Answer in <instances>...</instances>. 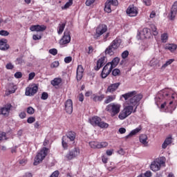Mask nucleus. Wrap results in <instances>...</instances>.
Returning <instances> with one entry per match:
<instances>
[{"label": "nucleus", "mask_w": 177, "mask_h": 177, "mask_svg": "<svg viewBox=\"0 0 177 177\" xmlns=\"http://www.w3.org/2000/svg\"><path fill=\"white\" fill-rule=\"evenodd\" d=\"M104 99V94H102L101 95H93V102H102Z\"/></svg>", "instance_id": "obj_35"}, {"label": "nucleus", "mask_w": 177, "mask_h": 177, "mask_svg": "<svg viewBox=\"0 0 177 177\" xmlns=\"http://www.w3.org/2000/svg\"><path fill=\"white\" fill-rule=\"evenodd\" d=\"M110 63L111 66H112L113 68H115L117 66H118V63H120V58L118 57H115Z\"/></svg>", "instance_id": "obj_32"}, {"label": "nucleus", "mask_w": 177, "mask_h": 177, "mask_svg": "<svg viewBox=\"0 0 177 177\" xmlns=\"http://www.w3.org/2000/svg\"><path fill=\"white\" fill-rule=\"evenodd\" d=\"M59 64H60L58 62V61H55L50 64V68H56V67H59Z\"/></svg>", "instance_id": "obj_44"}, {"label": "nucleus", "mask_w": 177, "mask_h": 177, "mask_svg": "<svg viewBox=\"0 0 177 177\" xmlns=\"http://www.w3.org/2000/svg\"><path fill=\"white\" fill-rule=\"evenodd\" d=\"M89 122L93 127H99L102 129H107L109 124L102 120L99 116H94L89 119Z\"/></svg>", "instance_id": "obj_4"}, {"label": "nucleus", "mask_w": 177, "mask_h": 177, "mask_svg": "<svg viewBox=\"0 0 177 177\" xmlns=\"http://www.w3.org/2000/svg\"><path fill=\"white\" fill-rule=\"evenodd\" d=\"M153 175V174L151 173V171H147L145 173V177H151Z\"/></svg>", "instance_id": "obj_61"}, {"label": "nucleus", "mask_w": 177, "mask_h": 177, "mask_svg": "<svg viewBox=\"0 0 177 177\" xmlns=\"http://www.w3.org/2000/svg\"><path fill=\"white\" fill-rule=\"evenodd\" d=\"M141 34L144 36V38H150L151 37V30L149 29V28H144Z\"/></svg>", "instance_id": "obj_27"}, {"label": "nucleus", "mask_w": 177, "mask_h": 177, "mask_svg": "<svg viewBox=\"0 0 177 177\" xmlns=\"http://www.w3.org/2000/svg\"><path fill=\"white\" fill-rule=\"evenodd\" d=\"M35 77V73L32 72L29 74L28 80L29 81H31V80H34Z\"/></svg>", "instance_id": "obj_55"}, {"label": "nucleus", "mask_w": 177, "mask_h": 177, "mask_svg": "<svg viewBox=\"0 0 177 177\" xmlns=\"http://www.w3.org/2000/svg\"><path fill=\"white\" fill-rule=\"evenodd\" d=\"M14 77L17 79L21 78V77H23V73H21V72H16Z\"/></svg>", "instance_id": "obj_52"}, {"label": "nucleus", "mask_w": 177, "mask_h": 177, "mask_svg": "<svg viewBox=\"0 0 177 177\" xmlns=\"http://www.w3.org/2000/svg\"><path fill=\"white\" fill-rule=\"evenodd\" d=\"M105 110L107 113H109L111 117H115L121 111V105L119 103L113 102L108 104Z\"/></svg>", "instance_id": "obj_3"}, {"label": "nucleus", "mask_w": 177, "mask_h": 177, "mask_svg": "<svg viewBox=\"0 0 177 177\" xmlns=\"http://www.w3.org/2000/svg\"><path fill=\"white\" fill-rule=\"evenodd\" d=\"M106 62L107 61L106 57H101L100 59H98V60L97 61V64L94 67L95 71H99V70L101 69L102 67H103V66H104Z\"/></svg>", "instance_id": "obj_17"}, {"label": "nucleus", "mask_w": 177, "mask_h": 177, "mask_svg": "<svg viewBox=\"0 0 177 177\" xmlns=\"http://www.w3.org/2000/svg\"><path fill=\"white\" fill-rule=\"evenodd\" d=\"M42 39V35H32V39L34 41H38L39 39Z\"/></svg>", "instance_id": "obj_46"}, {"label": "nucleus", "mask_w": 177, "mask_h": 177, "mask_svg": "<svg viewBox=\"0 0 177 177\" xmlns=\"http://www.w3.org/2000/svg\"><path fill=\"white\" fill-rule=\"evenodd\" d=\"M19 164H21V165H26L27 164V159L24 158V159L19 160Z\"/></svg>", "instance_id": "obj_59"}, {"label": "nucleus", "mask_w": 177, "mask_h": 177, "mask_svg": "<svg viewBox=\"0 0 177 177\" xmlns=\"http://www.w3.org/2000/svg\"><path fill=\"white\" fill-rule=\"evenodd\" d=\"M37 92H38V86H37V84H33L26 88L25 93L26 96H34Z\"/></svg>", "instance_id": "obj_15"}, {"label": "nucleus", "mask_w": 177, "mask_h": 177, "mask_svg": "<svg viewBox=\"0 0 177 177\" xmlns=\"http://www.w3.org/2000/svg\"><path fill=\"white\" fill-rule=\"evenodd\" d=\"M72 60H73V57H66L64 58V62L65 63H67V64L71 63Z\"/></svg>", "instance_id": "obj_54"}, {"label": "nucleus", "mask_w": 177, "mask_h": 177, "mask_svg": "<svg viewBox=\"0 0 177 177\" xmlns=\"http://www.w3.org/2000/svg\"><path fill=\"white\" fill-rule=\"evenodd\" d=\"M72 5H73V0H68V1L66 3L64 6L62 7V10H64V9H68V8H70V6H71Z\"/></svg>", "instance_id": "obj_38"}, {"label": "nucleus", "mask_w": 177, "mask_h": 177, "mask_svg": "<svg viewBox=\"0 0 177 177\" xmlns=\"http://www.w3.org/2000/svg\"><path fill=\"white\" fill-rule=\"evenodd\" d=\"M93 47L92 46H88V50L87 51V55H91L93 53Z\"/></svg>", "instance_id": "obj_57"}, {"label": "nucleus", "mask_w": 177, "mask_h": 177, "mask_svg": "<svg viewBox=\"0 0 177 177\" xmlns=\"http://www.w3.org/2000/svg\"><path fill=\"white\" fill-rule=\"evenodd\" d=\"M96 0H86V6H91L93 3H95V1Z\"/></svg>", "instance_id": "obj_53"}, {"label": "nucleus", "mask_w": 177, "mask_h": 177, "mask_svg": "<svg viewBox=\"0 0 177 177\" xmlns=\"http://www.w3.org/2000/svg\"><path fill=\"white\" fill-rule=\"evenodd\" d=\"M62 147L64 149V150H67L68 149V142H67V140L66 136L62 137Z\"/></svg>", "instance_id": "obj_36"}, {"label": "nucleus", "mask_w": 177, "mask_h": 177, "mask_svg": "<svg viewBox=\"0 0 177 177\" xmlns=\"http://www.w3.org/2000/svg\"><path fill=\"white\" fill-rule=\"evenodd\" d=\"M62 81L61 77H55L51 81V85H53V86H59V85L62 84Z\"/></svg>", "instance_id": "obj_31"}, {"label": "nucleus", "mask_w": 177, "mask_h": 177, "mask_svg": "<svg viewBox=\"0 0 177 177\" xmlns=\"http://www.w3.org/2000/svg\"><path fill=\"white\" fill-rule=\"evenodd\" d=\"M113 71V68L110 63H107L103 68L102 71L101 73L102 78H107L110 73Z\"/></svg>", "instance_id": "obj_14"}, {"label": "nucleus", "mask_w": 177, "mask_h": 177, "mask_svg": "<svg viewBox=\"0 0 177 177\" xmlns=\"http://www.w3.org/2000/svg\"><path fill=\"white\" fill-rule=\"evenodd\" d=\"M142 2L146 6H150L151 5V0H142Z\"/></svg>", "instance_id": "obj_56"}, {"label": "nucleus", "mask_w": 177, "mask_h": 177, "mask_svg": "<svg viewBox=\"0 0 177 177\" xmlns=\"http://www.w3.org/2000/svg\"><path fill=\"white\" fill-rule=\"evenodd\" d=\"M26 111L28 114H30V115H32L35 113V109L32 108V106H29L27 108Z\"/></svg>", "instance_id": "obj_42"}, {"label": "nucleus", "mask_w": 177, "mask_h": 177, "mask_svg": "<svg viewBox=\"0 0 177 177\" xmlns=\"http://www.w3.org/2000/svg\"><path fill=\"white\" fill-rule=\"evenodd\" d=\"M177 14V1H175L171 6L169 15L170 20H175V17H176Z\"/></svg>", "instance_id": "obj_20"}, {"label": "nucleus", "mask_w": 177, "mask_h": 177, "mask_svg": "<svg viewBox=\"0 0 177 177\" xmlns=\"http://www.w3.org/2000/svg\"><path fill=\"white\" fill-rule=\"evenodd\" d=\"M28 124H32V122H35V118L34 117H29L27 119Z\"/></svg>", "instance_id": "obj_51"}, {"label": "nucleus", "mask_w": 177, "mask_h": 177, "mask_svg": "<svg viewBox=\"0 0 177 177\" xmlns=\"http://www.w3.org/2000/svg\"><path fill=\"white\" fill-rule=\"evenodd\" d=\"M10 46L8 44V39H0V50H8Z\"/></svg>", "instance_id": "obj_24"}, {"label": "nucleus", "mask_w": 177, "mask_h": 177, "mask_svg": "<svg viewBox=\"0 0 177 177\" xmlns=\"http://www.w3.org/2000/svg\"><path fill=\"white\" fill-rule=\"evenodd\" d=\"M135 111L132 105H127L124 107L122 111L119 113L118 118L120 120H125L127 117H129Z\"/></svg>", "instance_id": "obj_7"}, {"label": "nucleus", "mask_w": 177, "mask_h": 177, "mask_svg": "<svg viewBox=\"0 0 177 177\" xmlns=\"http://www.w3.org/2000/svg\"><path fill=\"white\" fill-rule=\"evenodd\" d=\"M173 99L174 96H172V93H171V90L168 88L160 91L156 97V100H158V102L166 100L160 105V109H165V106H167V109L169 110V113H171V114H172L175 109H176V106L174 109L171 108L172 104L174 103V101L172 100Z\"/></svg>", "instance_id": "obj_1"}, {"label": "nucleus", "mask_w": 177, "mask_h": 177, "mask_svg": "<svg viewBox=\"0 0 177 177\" xmlns=\"http://www.w3.org/2000/svg\"><path fill=\"white\" fill-rule=\"evenodd\" d=\"M89 146L91 147V149H105V147L109 146V142L106 141H91L89 142Z\"/></svg>", "instance_id": "obj_12"}, {"label": "nucleus", "mask_w": 177, "mask_h": 177, "mask_svg": "<svg viewBox=\"0 0 177 177\" xmlns=\"http://www.w3.org/2000/svg\"><path fill=\"white\" fill-rule=\"evenodd\" d=\"M113 100H115V95H108L104 103V104H109V103H111V102H113Z\"/></svg>", "instance_id": "obj_34"}, {"label": "nucleus", "mask_w": 177, "mask_h": 177, "mask_svg": "<svg viewBox=\"0 0 177 177\" xmlns=\"http://www.w3.org/2000/svg\"><path fill=\"white\" fill-rule=\"evenodd\" d=\"M30 31H36L37 32H42L46 30L45 25H32L30 27Z\"/></svg>", "instance_id": "obj_19"}, {"label": "nucleus", "mask_w": 177, "mask_h": 177, "mask_svg": "<svg viewBox=\"0 0 177 177\" xmlns=\"http://www.w3.org/2000/svg\"><path fill=\"white\" fill-rule=\"evenodd\" d=\"M19 116L23 120V119L26 118L27 115L26 114V112H21L19 113Z\"/></svg>", "instance_id": "obj_62"}, {"label": "nucleus", "mask_w": 177, "mask_h": 177, "mask_svg": "<svg viewBox=\"0 0 177 177\" xmlns=\"http://www.w3.org/2000/svg\"><path fill=\"white\" fill-rule=\"evenodd\" d=\"M151 31H152L153 35H158V32L157 31V27L155 25H151Z\"/></svg>", "instance_id": "obj_39"}, {"label": "nucleus", "mask_w": 177, "mask_h": 177, "mask_svg": "<svg viewBox=\"0 0 177 177\" xmlns=\"http://www.w3.org/2000/svg\"><path fill=\"white\" fill-rule=\"evenodd\" d=\"M107 26L106 24H100L97 28H96V32L94 35V39H99L104 32H107Z\"/></svg>", "instance_id": "obj_10"}, {"label": "nucleus", "mask_w": 177, "mask_h": 177, "mask_svg": "<svg viewBox=\"0 0 177 177\" xmlns=\"http://www.w3.org/2000/svg\"><path fill=\"white\" fill-rule=\"evenodd\" d=\"M0 35H1L2 37H8V35H9V32H8V30H0Z\"/></svg>", "instance_id": "obj_49"}, {"label": "nucleus", "mask_w": 177, "mask_h": 177, "mask_svg": "<svg viewBox=\"0 0 177 177\" xmlns=\"http://www.w3.org/2000/svg\"><path fill=\"white\" fill-rule=\"evenodd\" d=\"M66 22L59 24L57 32L59 35L63 34V31H64V28H66Z\"/></svg>", "instance_id": "obj_33"}, {"label": "nucleus", "mask_w": 177, "mask_h": 177, "mask_svg": "<svg viewBox=\"0 0 177 177\" xmlns=\"http://www.w3.org/2000/svg\"><path fill=\"white\" fill-rule=\"evenodd\" d=\"M120 85H121V83H120V82L110 84L108 86L106 93H107V92H109V93H113V92H115L117 91L118 88H120Z\"/></svg>", "instance_id": "obj_22"}, {"label": "nucleus", "mask_w": 177, "mask_h": 177, "mask_svg": "<svg viewBox=\"0 0 177 177\" xmlns=\"http://www.w3.org/2000/svg\"><path fill=\"white\" fill-rule=\"evenodd\" d=\"M84 77V67L82 65L77 66L76 78L77 81H81Z\"/></svg>", "instance_id": "obj_23"}, {"label": "nucleus", "mask_w": 177, "mask_h": 177, "mask_svg": "<svg viewBox=\"0 0 177 177\" xmlns=\"http://www.w3.org/2000/svg\"><path fill=\"white\" fill-rule=\"evenodd\" d=\"M102 161L104 162V164H107V162L109 161V158L103 156H102Z\"/></svg>", "instance_id": "obj_58"}, {"label": "nucleus", "mask_w": 177, "mask_h": 177, "mask_svg": "<svg viewBox=\"0 0 177 177\" xmlns=\"http://www.w3.org/2000/svg\"><path fill=\"white\" fill-rule=\"evenodd\" d=\"M174 62H175V59H170L166 61L165 64H164L162 66V68H166V67H168V66L172 64V63H174Z\"/></svg>", "instance_id": "obj_37"}, {"label": "nucleus", "mask_w": 177, "mask_h": 177, "mask_svg": "<svg viewBox=\"0 0 177 177\" xmlns=\"http://www.w3.org/2000/svg\"><path fill=\"white\" fill-rule=\"evenodd\" d=\"M122 97H124V100L129 99L128 104L135 107L133 113H135L138 109V106L140 104V100L143 99L142 94H138L136 91H130L122 95Z\"/></svg>", "instance_id": "obj_2"}, {"label": "nucleus", "mask_w": 177, "mask_h": 177, "mask_svg": "<svg viewBox=\"0 0 177 177\" xmlns=\"http://www.w3.org/2000/svg\"><path fill=\"white\" fill-rule=\"evenodd\" d=\"M48 52L50 55H53V56H56V55H57V49L56 48H51Z\"/></svg>", "instance_id": "obj_47"}, {"label": "nucleus", "mask_w": 177, "mask_h": 177, "mask_svg": "<svg viewBox=\"0 0 177 177\" xmlns=\"http://www.w3.org/2000/svg\"><path fill=\"white\" fill-rule=\"evenodd\" d=\"M6 68H7V70H12L13 69V65L12 64V63H8L6 64Z\"/></svg>", "instance_id": "obj_60"}, {"label": "nucleus", "mask_w": 177, "mask_h": 177, "mask_svg": "<svg viewBox=\"0 0 177 177\" xmlns=\"http://www.w3.org/2000/svg\"><path fill=\"white\" fill-rule=\"evenodd\" d=\"M171 143H172V137L171 136L167 137L165 140V142H163V144L162 145V148L167 149V147H168V146H169Z\"/></svg>", "instance_id": "obj_29"}, {"label": "nucleus", "mask_w": 177, "mask_h": 177, "mask_svg": "<svg viewBox=\"0 0 177 177\" xmlns=\"http://www.w3.org/2000/svg\"><path fill=\"white\" fill-rule=\"evenodd\" d=\"M64 136H66V140L69 139L70 142H74L75 140V138H77V133L75 131H69Z\"/></svg>", "instance_id": "obj_25"}, {"label": "nucleus", "mask_w": 177, "mask_h": 177, "mask_svg": "<svg viewBox=\"0 0 177 177\" xmlns=\"http://www.w3.org/2000/svg\"><path fill=\"white\" fill-rule=\"evenodd\" d=\"M10 109H12L11 104H6L3 108L0 109V114H2L5 117H8L10 113Z\"/></svg>", "instance_id": "obj_18"}, {"label": "nucleus", "mask_w": 177, "mask_h": 177, "mask_svg": "<svg viewBox=\"0 0 177 177\" xmlns=\"http://www.w3.org/2000/svg\"><path fill=\"white\" fill-rule=\"evenodd\" d=\"M80 148L75 147L73 149L69 151V152L66 155V158L71 161V160H74L76 157H78L80 156Z\"/></svg>", "instance_id": "obj_13"}, {"label": "nucleus", "mask_w": 177, "mask_h": 177, "mask_svg": "<svg viewBox=\"0 0 177 177\" xmlns=\"http://www.w3.org/2000/svg\"><path fill=\"white\" fill-rule=\"evenodd\" d=\"M161 41L164 44H165V42H167V41H168V34L167 33H163L161 35Z\"/></svg>", "instance_id": "obj_41"}, {"label": "nucleus", "mask_w": 177, "mask_h": 177, "mask_svg": "<svg viewBox=\"0 0 177 177\" xmlns=\"http://www.w3.org/2000/svg\"><path fill=\"white\" fill-rule=\"evenodd\" d=\"M3 140H8V138L6 137V132L0 131V142Z\"/></svg>", "instance_id": "obj_40"}, {"label": "nucleus", "mask_w": 177, "mask_h": 177, "mask_svg": "<svg viewBox=\"0 0 177 177\" xmlns=\"http://www.w3.org/2000/svg\"><path fill=\"white\" fill-rule=\"evenodd\" d=\"M147 135L146 134H141L139 138L140 143L144 145V146H147V144L149 143V142H147Z\"/></svg>", "instance_id": "obj_28"}, {"label": "nucleus", "mask_w": 177, "mask_h": 177, "mask_svg": "<svg viewBox=\"0 0 177 177\" xmlns=\"http://www.w3.org/2000/svg\"><path fill=\"white\" fill-rule=\"evenodd\" d=\"M49 149L44 147L36 156L35 158L34 165H38L39 162H42V160L45 159V157L48 156V151Z\"/></svg>", "instance_id": "obj_8"}, {"label": "nucleus", "mask_w": 177, "mask_h": 177, "mask_svg": "<svg viewBox=\"0 0 177 177\" xmlns=\"http://www.w3.org/2000/svg\"><path fill=\"white\" fill-rule=\"evenodd\" d=\"M121 56H122V58H123V59H127V57H128V56H129V51H128V50H124V51L122 53Z\"/></svg>", "instance_id": "obj_48"}, {"label": "nucleus", "mask_w": 177, "mask_h": 177, "mask_svg": "<svg viewBox=\"0 0 177 177\" xmlns=\"http://www.w3.org/2000/svg\"><path fill=\"white\" fill-rule=\"evenodd\" d=\"M49 97V95L48 94V93L46 92H43L41 94V99L42 100H46V99H48Z\"/></svg>", "instance_id": "obj_45"}, {"label": "nucleus", "mask_w": 177, "mask_h": 177, "mask_svg": "<svg viewBox=\"0 0 177 177\" xmlns=\"http://www.w3.org/2000/svg\"><path fill=\"white\" fill-rule=\"evenodd\" d=\"M71 41V36L70 35V32L68 31H65L64 32V35L59 40V45L62 47L66 46L68 44H70Z\"/></svg>", "instance_id": "obj_11"}, {"label": "nucleus", "mask_w": 177, "mask_h": 177, "mask_svg": "<svg viewBox=\"0 0 177 177\" xmlns=\"http://www.w3.org/2000/svg\"><path fill=\"white\" fill-rule=\"evenodd\" d=\"M161 167H165V158L164 157H160L154 159L150 165V169L153 172H158L161 169Z\"/></svg>", "instance_id": "obj_5"}, {"label": "nucleus", "mask_w": 177, "mask_h": 177, "mask_svg": "<svg viewBox=\"0 0 177 177\" xmlns=\"http://www.w3.org/2000/svg\"><path fill=\"white\" fill-rule=\"evenodd\" d=\"M118 131H119L120 133H121V134L125 133V132H127V129L124 127L120 128Z\"/></svg>", "instance_id": "obj_64"}, {"label": "nucleus", "mask_w": 177, "mask_h": 177, "mask_svg": "<svg viewBox=\"0 0 177 177\" xmlns=\"http://www.w3.org/2000/svg\"><path fill=\"white\" fill-rule=\"evenodd\" d=\"M118 5V0H106L104 10L106 13H111Z\"/></svg>", "instance_id": "obj_9"}, {"label": "nucleus", "mask_w": 177, "mask_h": 177, "mask_svg": "<svg viewBox=\"0 0 177 177\" xmlns=\"http://www.w3.org/2000/svg\"><path fill=\"white\" fill-rule=\"evenodd\" d=\"M59 175H60V172L58 170H56L53 172L49 177H59Z\"/></svg>", "instance_id": "obj_50"}, {"label": "nucleus", "mask_w": 177, "mask_h": 177, "mask_svg": "<svg viewBox=\"0 0 177 177\" xmlns=\"http://www.w3.org/2000/svg\"><path fill=\"white\" fill-rule=\"evenodd\" d=\"M79 102H84V94L80 93L78 95Z\"/></svg>", "instance_id": "obj_63"}, {"label": "nucleus", "mask_w": 177, "mask_h": 177, "mask_svg": "<svg viewBox=\"0 0 177 177\" xmlns=\"http://www.w3.org/2000/svg\"><path fill=\"white\" fill-rule=\"evenodd\" d=\"M121 74V71L118 68L113 69L112 71V75L113 77H117V75H120Z\"/></svg>", "instance_id": "obj_43"}, {"label": "nucleus", "mask_w": 177, "mask_h": 177, "mask_svg": "<svg viewBox=\"0 0 177 177\" xmlns=\"http://www.w3.org/2000/svg\"><path fill=\"white\" fill-rule=\"evenodd\" d=\"M122 40L120 38H115L105 50V54L113 56L114 50H117L121 46Z\"/></svg>", "instance_id": "obj_6"}, {"label": "nucleus", "mask_w": 177, "mask_h": 177, "mask_svg": "<svg viewBox=\"0 0 177 177\" xmlns=\"http://www.w3.org/2000/svg\"><path fill=\"white\" fill-rule=\"evenodd\" d=\"M165 49L170 50V52H175L177 49V45L174 44H169L165 46Z\"/></svg>", "instance_id": "obj_30"}, {"label": "nucleus", "mask_w": 177, "mask_h": 177, "mask_svg": "<svg viewBox=\"0 0 177 177\" xmlns=\"http://www.w3.org/2000/svg\"><path fill=\"white\" fill-rule=\"evenodd\" d=\"M65 111L68 114H73V100L69 99L66 101Z\"/></svg>", "instance_id": "obj_21"}, {"label": "nucleus", "mask_w": 177, "mask_h": 177, "mask_svg": "<svg viewBox=\"0 0 177 177\" xmlns=\"http://www.w3.org/2000/svg\"><path fill=\"white\" fill-rule=\"evenodd\" d=\"M140 131H142V127H138L136 129L132 130L129 135L126 136L124 138L127 139H131L133 136H135V135H137V133H139Z\"/></svg>", "instance_id": "obj_26"}, {"label": "nucleus", "mask_w": 177, "mask_h": 177, "mask_svg": "<svg viewBox=\"0 0 177 177\" xmlns=\"http://www.w3.org/2000/svg\"><path fill=\"white\" fill-rule=\"evenodd\" d=\"M138 13H139V11H138V8L135 6H129L127 10V14L130 17H136Z\"/></svg>", "instance_id": "obj_16"}]
</instances>
